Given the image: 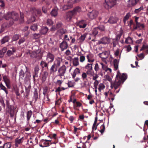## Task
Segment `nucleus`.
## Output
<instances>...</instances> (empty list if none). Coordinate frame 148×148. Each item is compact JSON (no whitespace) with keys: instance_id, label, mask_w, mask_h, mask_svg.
<instances>
[{"instance_id":"f257e3e1","label":"nucleus","mask_w":148,"mask_h":148,"mask_svg":"<svg viewBox=\"0 0 148 148\" xmlns=\"http://www.w3.org/2000/svg\"><path fill=\"white\" fill-rule=\"evenodd\" d=\"M4 18L7 20H10L11 21L9 25L6 26V27H9L13 24L14 21H16L18 20V15L16 13L14 12H9L4 16Z\"/></svg>"},{"instance_id":"f03ea898","label":"nucleus","mask_w":148,"mask_h":148,"mask_svg":"<svg viewBox=\"0 0 148 148\" xmlns=\"http://www.w3.org/2000/svg\"><path fill=\"white\" fill-rule=\"evenodd\" d=\"M99 56L101 58L102 60L107 64L108 62H111L113 58L111 55H110L109 51H105L99 54Z\"/></svg>"},{"instance_id":"7ed1b4c3","label":"nucleus","mask_w":148,"mask_h":148,"mask_svg":"<svg viewBox=\"0 0 148 148\" xmlns=\"http://www.w3.org/2000/svg\"><path fill=\"white\" fill-rule=\"evenodd\" d=\"M79 1L78 0H69L67 1V5H64L62 8L63 10L70 9L73 6V4Z\"/></svg>"},{"instance_id":"20e7f679","label":"nucleus","mask_w":148,"mask_h":148,"mask_svg":"<svg viewBox=\"0 0 148 148\" xmlns=\"http://www.w3.org/2000/svg\"><path fill=\"white\" fill-rule=\"evenodd\" d=\"M116 4V0H106L104 5L106 8L109 9L113 7Z\"/></svg>"},{"instance_id":"39448f33","label":"nucleus","mask_w":148,"mask_h":148,"mask_svg":"<svg viewBox=\"0 0 148 148\" xmlns=\"http://www.w3.org/2000/svg\"><path fill=\"white\" fill-rule=\"evenodd\" d=\"M98 12L95 10H93L92 11L88 13L87 15L88 18L91 20L95 19L98 16Z\"/></svg>"},{"instance_id":"423d86ee","label":"nucleus","mask_w":148,"mask_h":148,"mask_svg":"<svg viewBox=\"0 0 148 148\" xmlns=\"http://www.w3.org/2000/svg\"><path fill=\"white\" fill-rule=\"evenodd\" d=\"M111 39L110 38L108 37H104L98 41V43L99 44H103L104 45L108 44L110 42Z\"/></svg>"},{"instance_id":"0eeeda50","label":"nucleus","mask_w":148,"mask_h":148,"mask_svg":"<svg viewBox=\"0 0 148 148\" xmlns=\"http://www.w3.org/2000/svg\"><path fill=\"white\" fill-rule=\"evenodd\" d=\"M31 57L33 58H37L40 59L42 57V54L40 49H38L36 51H34L31 55Z\"/></svg>"},{"instance_id":"6e6552de","label":"nucleus","mask_w":148,"mask_h":148,"mask_svg":"<svg viewBox=\"0 0 148 148\" xmlns=\"http://www.w3.org/2000/svg\"><path fill=\"white\" fill-rule=\"evenodd\" d=\"M116 79L118 80H120L121 83H123L127 79V75L124 73L121 75L118 73L116 75Z\"/></svg>"},{"instance_id":"1a4fd4ad","label":"nucleus","mask_w":148,"mask_h":148,"mask_svg":"<svg viewBox=\"0 0 148 148\" xmlns=\"http://www.w3.org/2000/svg\"><path fill=\"white\" fill-rule=\"evenodd\" d=\"M51 140H41L39 143V146L42 147H44L49 146Z\"/></svg>"},{"instance_id":"9d476101","label":"nucleus","mask_w":148,"mask_h":148,"mask_svg":"<svg viewBox=\"0 0 148 148\" xmlns=\"http://www.w3.org/2000/svg\"><path fill=\"white\" fill-rule=\"evenodd\" d=\"M66 70V66L64 65H63L58 69V75L60 77L64 76Z\"/></svg>"},{"instance_id":"9b49d317","label":"nucleus","mask_w":148,"mask_h":148,"mask_svg":"<svg viewBox=\"0 0 148 148\" xmlns=\"http://www.w3.org/2000/svg\"><path fill=\"white\" fill-rule=\"evenodd\" d=\"M54 58L55 56L53 54L50 52H48L46 56V60L48 63H51L53 61Z\"/></svg>"},{"instance_id":"f8f14e48","label":"nucleus","mask_w":148,"mask_h":148,"mask_svg":"<svg viewBox=\"0 0 148 148\" xmlns=\"http://www.w3.org/2000/svg\"><path fill=\"white\" fill-rule=\"evenodd\" d=\"M121 83L120 80H118L116 79L114 82H111V87L112 88H114L116 90L120 86Z\"/></svg>"},{"instance_id":"ddd939ff","label":"nucleus","mask_w":148,"mask_h":148,"mask_svg":"<svg viewBox=\"0 0 148 148\" xmlns=\"http://www.w3.org/2000/svg\"><path fill=\"white\" fill-rule=\"evenodd\" d=\"M68 46V44L66 41H63L60 45V47L62 51H64L67 49Z\"/></svg>"},{"instance_id":"4468645a","label":"nucleus","mask_w":148,"mask_h":148,"mask_svg":"<svg viewBox=\"0 0 148 148\" xmlns=\"http://www.w3.org/2000/svg\"><path fill=\"white\" fill-rule=\"evenodd\" d=\"M86 58L88 60V62L89 63H92L94 62L95 59L94 56L92 53H89L86 56Z\"/></svg>"},{"instance_id":"2eb2a0df","label":"nucleus","mask_w":148,"mask_h":148,"mask_svg":"<svg viewBox=\"0 0 148 148\" xmlns=\"http://www.w3.org/2000/svg\"><path fill=\"white\" fill-rule=\"evenodd\" d=\"M62 61V59L61 58L58 57L56 59L53 64L58 68L60 66Z\"/></svg>"},{"instance_id":"dca6fc26","label":"nucleus","mask_w":148,"mask_h":148,"mask_svg":"<svg viewBox=\"0 0 148 148\" xmlns=\"http://www.w3.org/2000/svg\"><path fill=\"white\" fill-rule=\"evenodd\" d=\"M9 110L10 112V116L12 117L14 116V110L16 108L13 105H10L9 107Z\"/></svg>"},{"instance_id":"f3484780","label":"nucleus","mask_w":148,"mask_h":148,"mask_svg":"<svg viewBox=\"0 0 148 148\" xmlns=\"http://www.w3.org/2000/svg\"><path fill=\"white\" fill-rule=\"evenodd\" d=\"M86 25L87 23L86 21L84 20L80 21L78 24V26L80 28H84L86 27Z\"/></svg>"},{"instance_id":"a211bd4d","label":"nucleus","mask_w":148,"mask_h":148,"mask_svg":"<svg viewBox=\"0 0 148 148\" xmlns=\"http://www.w3.org/2000/svg\"><path fill=\"white\" fill-rule=\"evenodd\" d=\"M139 0H129L128 1V6L129 7L133 6L136 5Z\"/></svg>"},{"instance_id":"6ab92c4d","label":"nucleus","mask_w":148,"mask_h":148,"mask_svg":"<svg viewBox=\"0 0 148 148\" xmlns=\"http://www.w3.org/2000/svg\"><path fill=\"white\" fill-rule=\"evenodd\" d=\"M74 15L72 11H69L66 14V19L68 21H70L72 18L73 16Z\"/></svg>"},{"instance_id":"aec40b11","label":"nucleus","mask_w":148,"mask_h":148,"mask_svg":"<svg viewBox=\"0 0 148 148\" xmlns=\"http://www.w3.org/2000/svg\"><path fill=\"white\" fill-rule=\"evenodd\" d=\"M58 68L53 64L49 69V73L50 74H53L57 71Z\"/></svg>"},{"instance_id":"412c9836","label":"nucleus","mask_w":148,"mask_h":148,"mask_svg":"<svg viewBox=\"0 0 148 148\" xmlns=\"http://www.w3.org/2000/svg\"><path fill=\"white\" fill-rule=\"evenodd\" d=\"M16 49L13 47L10 48V49L8 50L7 53V55L8 56H10L14 54L16 52Z\"/></svg>"},{"instance_id":"4be33fe9","label":"nucleus","mask_w":148,"mask_h":148,"mask_svg":"<svg viewBox=\"0 0 148 148\" xmlns=\"http://www.w3.org/2000/svg\"><path fill=\"white\" fill-rule=\"evenodd\" d=\"M145 27V25L144 24L141 23H138L136 24L135 26H134V30L137 29L138 28H139L140 29H144Z\"/></svg>"},{"instance_id":"5701e85b","label":"nucleus","mask_w":148,"mask_h":148,"mask_svg":"<svg viewBox=\"0 0 148 148\" xmlns=\"http://www.w3.org/2000/svg\"><path fill=\"white\" fill-rule=\"evenodd\" d=\"M99 64L101 66L103 70L110 73H111L112 69L110 68H108L107 66L104 65L102 63H99Z\"/></svg>"},{"instance_id":"b1692460","label":"nucleus","mask_w":148,"mask_h":148,"mask_svg":"<svg viewBox=\"0 0 148 148\" xmlns=\"http://www.w3.org/2000/svg\"><path fill=\"white\" fill-rule=\"evenodd\" d=\"M72 11L75 15L80 12L82 10L80 7L78 6L75 8Z\"/></svg>"},{"instance_id":"393cba45","label":"nucleus","mask_w":148,"mask_h":148,"mask_svg":"<svg viewBox=\"0 0 148 148\" xmlns=\"http://www.w3.org/2000/svg\"><path fill=\"white\" fill-rule=\"evenodd\" d=\"M23 137L19 139L18 138H16L15 140V146L16 148L18 147L19 144L22 143V139Z\"/></svg>"},{"instance_id":"a878e982","label":"nucleus","mask_w":148,"mask_h":148,"mask_svg":"<svg viewBox=\"0 0 148 148\" xmlns=\"http://www.w3.org/2000/svg\"><path fill=\"white\" fill-rule=\"evenodd\" d=\"M118 20V18L116 17H111L108 20V22L110 23H116Z\"/></svg>"},{"instance_id":"bb28decb","label":"nucleus","mask_w":148,"mask_h":148,"mask_svg":"<svg viewBox=\"0 0 148 148\" xmlns=\"http://www.w3.org/2000/svg\"><path fill=\"white\" fill-rule=\"evenodd\" d=\"M119 60L116 59H115L113 61L114 69V70H116L118 69L119 63Z\"/></svg>"},{"instance_id":"cd10ccee","label":"nucleus","mask_w":148,"mask_h":148,"mask_svg":"<svg viewBox=\"0 0 148 148\" xmlns=\"http://www.w3.org/2000/svg\"><path fill=\"white\" fill-rule=\"evenodd\" d=\"M58 9L57 8H55L52 10L51 12V15L53 16H56L58 14Z\"/></svg>"},{"instance_id":"c85d7f7f","label":"nucleus","mask_w":148,"mask_h":148,"mask_svg":"<svg viewBox=\"0 0 148 148\" xmlns=\"http://www.w3.org/2000/svg\"><path fill=\"white\" fill-rule=\"evenodd\" d=\"M36 15H34L31 16V18L27 21L28 23H30L34 22L36 20Z\"/></svg>"},{"instance_id":"c756f323","label":"nucleus","mask_w":148,"mask_h":148,"mask_svg":"<svg viewBox=\"0 0 148 148\" xmlns=\"http://www.w3.org/2000/svg\"><path fill=\"white\" fill-rule=\"evenodd\" d=\"M32 114V112L31 110H29L27 111L26 113V117L27 119V123H28L29 121Z\"/></svg>"},{"instance_id":"7c9ffc66","label":"nucleus","mask_w":148,"mask_h":148,"mask_svg":"<svg viewBox=\"0 0 148 148\" xmlns=\"http://www.w3.org/2000/svg\"><path fill=\"white\" fill-rule=\"evenodd\" d=\"M79 64L78 57H75L73 60V64L75 66L79 65Z\"/></svg>"},{"instance_id":"2f4dec72","label":"nucleus","mask_w":148,"mask_h":148,"mask_svg":"<svg viewBox=\"0 0 148 148\" xmlns=\"http://www.w3.org/2000/svg\"><path fill=\"white\" fill-rule=\"evenodd\" d=\"M99 63L96 62L95 64V66L94 67V70L96 73L99 71L100 70V68L99 67L100 65H101Z\"/></svg>"},{"instance_id":"473e14b6","label":"nucleus","mask_w":148,"mask_h":148,"mask_svg":"<svg viewBox=\"0 0 148 148\" xmlns=\"http://www.w3.org/2000/svg\"><path fill=\"white\" fill-rule=\"evenodd\" d=\"M48 29L46 27H45L42 28L40 31V33L41 34H46L48 31Z\"/></svg>"},{"instance_id":"72a5a7b5","label":"nucleus","mask_w":148,"mask_h":148,"mask_svg":"<svg viewBox=\"0 0 148 148\" xmlns=\"http://www.w3.org/2000/svg\"><path fill=\"white\" fill-rule=\"evenodd\" d=\"M123 33V30H121L119 31V33L117 35L115 38V40L116 41H118L120 39L121 36H122Z\"/></svg>"},{"instance_id":"f704fd0d","label":"nucleus","mask_w":148,"mask_h":148,"mask_svg":"<svg viewBox=\"0 0 148 148\" xmlns=\"http://www.w3.org/2000/svg\"><path fill=\"white\" fill-rule=\"evenodd\" d=\"M69 88L73 87L74 86L75 83L73 81L69 80L67 83Z\"/></svg>"},{"instance_id":"c9c22d12","label":"nucleus","mask_w":148,"mask_h":148,"mask_svg":"<svg viewBox=\"0 0 148 148\" xmlns=\"http://www.w3.org/2000/svg\"><path fill=\"white\" fill-rule=\"evenodd\" d=\"M66 32V30L65 29L62 28L58 30L57 32L59 35H61L65 33Z\"/></svg>"},{"instance_id":"e433bc0d","label":"nucleus","mask_w":148,"mask_h":148,"mask_svg":"<svg viewBox=\"0 0 148 148\" xmlns=\"http://www.w3.org/2000/svg\"><path fill=\"white\" fill-rule=\"evenodd\" d=\"M105 87L104 84L103 83H100L98 85V90L101 92L102 90H103Z\"/></svg>"},{"instance_id":"4c0bfd02","label":"nucleus","mask_w":148,"mask_h":148,"mask_svg":"<svg viewBox=\"0 0 148 148\" xmlns=\"http://www.w3.org/2000/svg\"><path fill=\"white\" fill-rule=\"evenodd\" d=\"M85 68L88 70H92V64L91 63L87 64L85 66Z\"/></svg>"},{"instance_id":"58836bf2","label":"nucleus","mask_w":148,"mask_h":148,"mask_svg":"<svg viewBox=\"0 0 148 148\" xmlns=\"http://www.w3.org/2000/svg\"><path fill=\"white\" fill-rule=\"evenodd\" d=\"M48 73L47 71H44L42 77V80L43 82L45 81L46 79L47 78L48 76Z\"/></svg>"},{"instance_id":"ea45409f","label":"nucleus","mask_w":148,"mask_h":148,"mask_svg":"<svg viewBox=\"0 0 148 148\" xmlns=\"http://www.w3.org/2000/svg\"><path fill=\"white\" fill-rule=\"evenodd\" d=\"M87 74L86 72H83L81 75V78L82 80H85L87 79Z\"/></svg>"},{"instance_id":"a19ab883","label":"nucleus","mask_w":148,"mask_h":148,"mask_svg":"<svg viewBox=\"0 0 148 148\" xmlns=\"http://www.w3.org/2000/svg\"><path fill=\"white\" fill-rule=\"evenodd\" d=\"M0 88L1 89L5 91L6 95L8 94V92L7 89L2 83L0 84Z\"/></svg>"},{"instance_id":"79ce46f5","label":"nucleus","mask_w":148,"mask_h":148,"mask_svg":"<svg viewBox=\"0 0 148 148\" xmlns=\"http://www.w3.org/2000/svg\"><path fill=\"white\" fill-rule=\"evenodd\" d=\"M133 42L132 38L130 37H128L126 39L125 43L127 44L132 43Z\"/></svg>"},{"instance_id":"37998d69","label":"nucleus","mask_w":148,"mask_h":148,"mask_svg":"<svg viewBox=\"0 0 148 148\" xmlns=\"http://www.w3.org/2000/svg\"><path fill=\"white\" fill-rule=\"evenodd\" d=\"M86 36V34H82L78 39L79 40V42H83Z\"/></svg>"},{"instance_id":"c03bdc74","label":"nucleus","mask_w":148,"mask_h":148,"mask_svg":"<svg viewBox=\"0 0 148 148\" xmlns=\"http://www.w3.org/2000/svg\"><path fill=\"white\" fill-rule=\"evenodd\" d=\"M40 65L42 68L46 67L48 69V64L43 61H42L40 63Z\"/></svg>"},{"instance_id":"a18cd8bd","label":"nucleus","mask_w":148,"mask_h":148,"mask_svg":"<svg viewBox=\"0 0 148 148\" xmlns=\"http://www.w3.org/2000/svg\"><path fill=\"white\" fill-rule=\"evenodd\" d=\"M92 70H88L86 72L88 75L92 76L95 75V73L94 71Z\"/></svg>"},{"instance_id":"49530a36","label":"nucleus","mask_w":148,"mask_h":148,"mask_svg":"<svg viewBox=\"0 0 148 148\" xmlns=\"http://www.w3.org/2000/svg\"><path fill=\"white\" fill-rule=\"evenodd\" d=\"M30 28L33 31H36L38 28L37 25L36 24H34L31 26Z\"/></svg>"},{"instance_id":"de8ad7c7","label":"nucleus","mask_w":148,"mask_h":148,"mask_svg":"<svg viewBox=\"0 0 148 148\" xmlns=\"http://www.w3.org/2000/svg\"><path fill=\"white\" fill-rule=\"evenodd\" d=\"M11 147V143L8 142L4 144L3 148H10Z\"/></svg>"},{"instance_id":"09e8293b","label":"nucleus","mask_w":148,"mask_h":148,"mask_svg":"<svg viewBox=\"0 0 148 148\" xmlns=\"http://www.w3.org/2000/svg\"><path fill=\"white\" fill-rule=\"evenodd\" d=\"M98 28L97 27H95L92 30V34L94 35V36H96L97 35L98 33Z\"/></svg>"},{"instance_id":"8fccbe9b","label":"nucleus","mask_w":148,"mask_h":148,"mask_svg":"<svg viewBox=\"0 0 148 148\" xmlns=\"http://www.w3.org/2000/svg\"><path fill=\"white\" fill-rule=\"evenodd\" d=\"M9 39V38L8 36H5L3 38L1 41V43L2 44H3L5 42L8 41Z\"/></svg>"},{"instance_id":"3c124183","label":"nucleus","mask_w":148,"mask_h":148,"mask_svg":"<svg viewBox=\"0 0 148 148\" xmlns=\"http://www.w3.org/2000/svg\"><path fill=\"white\" fill-rule=\"evenodd\" d=\"M83 86L85 87H87L89 85V82L88 79L86 80H83Z\"/></svg>"},{"instance_id":"603ef678","label":"nucleus","mask_w":148,"mask_h":148,"mask_svg":"<svg viewBox=\"0 0 148 148\" xmlns=\"http://www.w3.org/2000/svg\"><path fill=\"white\" fill-rule=\"evenodd\" d=\"M3 79L5 83H8L10 82L9 78L6 75L3 76Z\"/></svg>"},{"instance_id":"864d4df0","label":"nucleus","mask_w":148,"mask_h":148,"mask_svg":"<svg viewBox=\"0 0 148 148\" xmlns=\"http://www.w3.org/2000/svg\"><path fill=\"white\" fill-rule=\"evenodd\" d=\"M100 130L99 131L100 132L101 134H103L104 132L105 129V126L104 124L102 125L100 127Z\"/></svg>"},{"instance_id":"5fc2aeb1","label":"nucleus","mask_w":148,"mask_h":148,"mask_svg":"<svg viewBox=\"0 0 148 148\" xmlns=\"http://www.w3.org/2000/svg\"><path fill=\"white\" fill-rule=\"evenodd\" d=\"M19 77L21 79H23L24 76V72L23 71L21 70L19 72Z\"/></svg>"},{"instance_id":"6e6d98bb","label":"nucleus","mask_w":148,"mask_h":148,"mask_svg":"<svg viewBox=\"0 0 148 148\" xmlns=\"http://www.w3.org/2000/svg\"><path fill=\"white\" fill-rule=\"evenodd\" d=\"M47 25H51L53 24V22L50 19H48L47 21Z\"/></svg>"},{"instance_id":"4d7b16f0","label":"nucleus","mask_w":148,"mask_h":148,"mask_svg":"<svg viewBox=\"0 0 148 148\" xmlns=\"http://www.w3.org/2000/svg\"><path fill=\"white\" fill-rule=\"evenodd\" d=\"M40 36V34L39 33L34 34H33V38L34 39H36L39 38Z\"/></svg>"},{"instance_id":"13d9d810","label":"nucleus","mask_w":148,"mask_h":148,"mask_svg":"<svg viewBox=\"0 0 148 148\" xmlns=\"http://www.w3.org/2000/svg\"><path fill=\"white\" fill-rule=\"evenodd\" d=\"M19 37V35H15L13 36L12 40L13 41H15L18 39Z\"/></svg>"},{"instance_id":"bf43d9fd","label":"nucleus","mask_w":148,"mask_h":148,"mask_svg":"<svg viewBox=\"0 0 148 148\" xmlns=\"http://www.w3.org/2000/svg\"><path fill=\"white\" fill-rule=\"evenodd\" d=\"M34 70L35 75L38 74L39 70V69L38 66H36L34 68Z\"/></svg>"},{"instance_id":"052dcab7","label":"nucleus","mask_w":148,"mask_h":148,"mask_svg":"<svg viewBox=\"0 0 148 148\" xmlns=\"http://www.w3.org/2000/svg\"><path fill=\"white\" fill-rule=\"evenodd\" d=\"M105 78L106 79V80H108L111 83L112 82V79L108 75H106L105 76Z\"/></svg>"},{"instance_id":"680f3d73","label":"nucleus","mask_w":148,"mask_h":148,"mask_svg":"<svg viewBox=\"0 0 148 148\" xmlns=\"http://www.w3.org/2000/svg\"><path fill=\"white\" fill-rule=\"evenodd\" d=\"M143 7L142 6H141L140 8L135 9L134 12L135 13H138L140 12L141 10H143Z\"/></svg>"},{"instance_id":"e2e57ef3","label":"nucleus","mask_w":148,"mask_h":148,"mask_svg":"<svg viewBox=\"0 0 148 148\" xmlns=\"http://www.w3.org/2000/svg\"><path fill=\"white\" fill-rule=\"evenodd\" d=\"M25 41V39L24 37L21 38V39H20L19 41L18 42V44L19 45H20L21 44L24 42Z\"/></svg>"},{"instance_id":"0e129e2a","label":"nucleus","mask_w":148,"mask_h":148,"mask_svg":"<svg viewBox=\"0 0 148 148\" xmlns=\"http://www.w3.org/2000/svg\"><path fill=\"white\" fill-rule=\"evenodd\" d=\"M91 144L89 143L88 142L86 141L85 142V144L84 145V146L85 148H89Z\"/></svg>"},{"instance_id":"69168bd1","label":"nucleus","mask_w":148,"mask_h":148,"mask_svg":"<svg viewBox=\"0 0 148 148\" xmlns=\"http://www.w3.org/2000/svg\"><path fill=\"white\" fill-rule=\"evenodd\" d=\"M98 29L101 31H104L105 30V27L103 25H100L97 27Z\"/></svg>"},{"instance_id":"338daca9","label":"nucleus","mask_w":148,"mask_h":148,"mask_svg":"<svg viewBox=\"0 0 148 148\" xmlns=\"http://www.w3.org/2000/svg\"><path fill=\"white\" fill-rule=\"evenodd\" d=\"M62 25V23L61 22H59L56 24V26L57 29L61 28Z\"/></svg>"},{"instance_id":"774afa93","label":"nucleus","mask_w":148,"mask_h":148,"mask_svg":"<svg viewBox=\"0 0 148 148\" xmlns=\"http://www.w3.org/2000/svg\"><path fill=\"white\" fill-rule=\"evenodd\" d=\"M131 16V14L130 12L127 13L124 17V19L128 20V19Z\"/></svg>"}]
</instances>
